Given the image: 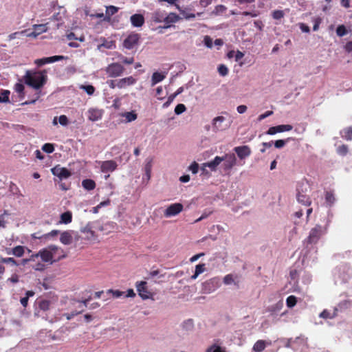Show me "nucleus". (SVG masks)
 Listing matches in <instances>:
<instances>
[{
    "instance_id": "cd10ccee",
    "label": "nucleus",
    "mask_w": 352,
    "mask_h": 352,
    "mask_svg": "<svg viewBox=\"0 0 352 352\" xmlns=\"http://www.w3.org/2000/svg\"><path fill=\"white\" fill-rule=\"evenodd\" d=\"M25 248L21 245H17L12 249V254L17 257H21L24 254ZM8 254H10L11 252H8Z\"/></svg>"
},
{
    "instance_id": "0eeeda50",
    "label": "nucleus",
    "mask_w": 352,
    "mask_h": 352,
    "mask_svg": "<svg viewBox=\"0 0 352 352\" xmlns=\"http://www.w3.org/2000/svg\"><path fill=\"white\" fill-rule=\"evenodd\" d=\"M184 206L180 203L170 204L164 212V217L168 218L179 214L183 210Z\"/></svg>"
},
{
    "instance_id": "a19ab883",
    "label": "nucleus",
    "mask_w": 352,
    "mask_h": 352,
    "mask_svg": "<svg viewBox=\"0 0 352 352\" xmlns=\"http://www.w3.org/2000/svg\"><path fill=\"white\" fill-rule=\"evenodd\" d=\"M42 150L47 153H52L54 151V146L51 143H45L43 145Z\"/></svg>"
},
{
    "instance_id": "aec40b11",
    "label": "nucleus",
    "mask_w": 352,
    "mask_h": 352,
    "mask_svg": "<svg viewBox=\"0 0 352 352\" xmlns=\"http://www.w3.org/2000/svg\"><path fill=\"white\" fill-rule=\"evenodd\" d=\"M223 161L221 157L216 156L214 159L210 162L204 163V165L206 167L210 168L212 170H216L217 167Z\"/></svg>"
},
{
    "instance_id": "a878e982",
    "label": "nucleus",
    "mask_w": 352,
    "mask_h": 352,
    "mask_svg": "<svg viewBox=\"0 0 352 352\" xmlns=\"http://www.w3.org/2000/svg\"><path fill=\"white\" fill-rule=\"evenodd\" d=\"M72 221V214L70 211H67L61 214L60 223L68 224Z\"/></svg>"
},
{
    "instance_id": "dca6fc26",
    "label": "nucleus",
    "mask_w": 352,
    "mask_h": 352,
    "mask_svg": "<svg viewBox=\"0 0 352 352\" xmlns=\"http://www.w3.org/2000/svg\"><path fill=\"white\" fill-rule=\"evenodd\" d=\"M117 168V164L113 160H107L102 162L101 170L103 173L113 172Z\"/></svg>"
},
{
    "instance_id": "de8ad7c7",
    "label": "nucleus",
    "mask_w": 352,
    "mask_h": 352,
    "mask_svg": "<svg viewBox=\"0 0 352 352\" xmlns=\"http://www.w3.org/2000/svg\"><path fill=\"white\" fill-rule=\"evenodd\" d=\"M34 30L38 32V34L45 32L47 31L46 25L45 24H39L35 25Z\"/></svg>"
},
{
    "instance_id": "4be33fe9",
    "label": "nucleus",
    "mask_w": 352,
    "mask_h": 352,
    "mask_svg": "<svg viewBox=\"0 0 352 352\" xmlns=\"http://www.w3.org/2000/svg\"><path fill=\"white\" fill-rule=\"evenodd\" d=\"M118 11V8L114 6H109L107 7L105 16L104 18V21H110L111 16L115 14Z\"/></svg>"
},
{
    "instance_id": "c85d7f7f",
    "label": "nucleus",
    "mask_w": 352,
    "mask_h": 352,
    "mask_svg": "<svg viewBox=\"0 0 352 352\" xmlns=\"http://www.w3.org/2000/svg\"><path fill=\"white\" fill-rule=\"evenodd\" d=\"M151 19L155 23L164 21V14L161 11H156L152 14Z\"/></svg>"
},
{
    "instance_id": "c9c22d12",
    "label": "nucleus",
    "mask_w": 352,
    "mask_h": 352,
    "mask_svg": "<svg viewBox=\"0 0 352 352\" xmlns=\"http://www.w3.org/2000/svg\"><path fill=\"white\" fill-rule=\"evenodd\" d=\"M336 151L338 155L345 156L349 152L348 146L346 144H342L337 148Z\"/></svg>"
},
{
    "instance_id": "a211bd4d",
    "label": "nucleus",
    "mask_w": 352,
    "mask_h": 352,
    "mask_svg": "<svg viewBox=\"0 0 352 352\" xmlns=\"http://www.w3.org/2000/svg\"><path fill=\"white\" fill-rule=\"evenodd\" d=\"M225 120L223 116H217L213 119L212 128L214 132L223 131L225 129L222 125Z\"/></svg>"
},
{
    "instance_id": "864d4df0",
    "label": "nucleus",
    "mask_w": 352,
    "mask_h": 352,
    "mask_svg": "<svg viewBox=\"0 0 352 352\" xmlns=\"http://www.w3.org/2000/svg\"><path fill=\"white\" fill-rule=\"evenodd\" d=\"M152 168V160H150L145 165V171L148 178H150Z\"/></svg>"
},
{
    "instance_id": "6e6552de",
    "label": "nucleus",
    "mask_w": 352,
    "mask_h": 352,
    "mask_svg": "<svg viewBox=\"0 0 352 352\" xmlns=\"http://www.w3.org/2000/svg\"><path fill=\"white\" fill-rule=\"evenodd\" d=\"M52 173L59 178L60 180L67 179L72 175L69 170L57 165L51 169Z\"/></svg>"
},
{
    "instance_id": "5701e85b",
    "label": "nucleus",
    "mask_w": 352,
    "mask_h": 352,
    "mask_svg": "<svg viewBox=\"0 0 352 352\" xmlns=\"http://www.w3.org/2000/svg\"><path fill=\"white\" fill-rule=\"evenodd\" d=\"M166 78V74L160 72H154L151 77V85L154 86L157 83L162 81Z\"/></svg>"
},
{
    "instance_id": "e2e57ef3",
    "label": "nucleus",
    "mask_w": 352,
    "mask_h": 352,
    "mask_svg": "<svg viewBox=\"0 0 352 352\" xmlns=\"http://www.w3.org/2000/svg\"><path fill=\"white\" fill-rule=\"evenodd\" d=\"M204 44L208 47H212V38L209 36H206L204 37Z\"/></svg>"
},
{
    "instance_id": "9d476101",
    "label": "nucleus",
    "mask_w": 352,
    "mask_h": 352,
    "mask_svg": "<svg viewBox=\"0 0 352 352\" xmlns=\"http://www.w3.org/2000/svg\"><path fill=\"white\" fill-rule=\"evenodd\" d=\"M221 158L224 162L223 164L224 170H230L236 165V158L234 153H226Z\"/></svg>"
},
{
    "instance_id": "4468645a",
    "label": "nucleus",
    "mask_w": 352,
    "mask_h": 352,
    "mask_svg": "<svg viewBox=\"0 0 352 352\" xmlns=\"http://www.w3.org/2000/svg\"><path fill=\"white\" fill-rule=\"evenodd\" d=\"M234 151L241 160L245 159L251 154V149L248 146H236Z\"/></svg>"
},
{
    "instance_id": "37998d69",
    "label": "nucleus",
    "mask_w": 352,
    "mask_h": 352,
    "mask_svg": "<svg viewBox=\"0 0 352 352\" xmlns=\"http://www.w3.org/2000/svg\"><path fill=\"white\" fill-rule=\"evenodd\" d=\"M347 33L346 29L344 25H339L336 29V34L339 36H343Z\"/></svg>"
},
{
    "instance_id": "13d9d810",
    "label": "nucleus",
    "mask_w": 352,
    "mask_h": 352,
    "mask_svg": "<svg viewBox=\"0 0 352 352\" xmlns=\"http://www.w3.org/2000/svg\"><path fill=\"white\" fill-rule=\"evenodd\" d=\"M286 142H287L286 140H278L275 141L274 146L277 148H283L285 145Z\"/></svg>"
},
{
    "instance_id": "1a4fd4ad",
    "label": "nucleus",
    "mask_w": 352,
    "mask_h": 352,
    "mask_svg": "<svg viewBox=\"0 0 352 352\" xmlns=\"http://www.w3.org/2000/svg\"><path fill=\"white\" fill-rule=\"evenodd\" d=\"M67 57L64 56L56 55L50 57H45L42 58H38L34 60V64L38 67H41L44 65L52 63L56 61L66 59Z\"/></svg>"
},
{
    "instance_id": "c03bdc74",
    "label": "nucleus",
    "mask_w": 352,
    "mask_h": 352,
    "mask_svg": "<svg viewBox=\"0 0 352 352\" xmlns=\"http://www.w3.org/2000/svg\"><path fill=\"white\" fill-rule=\"evenodd\" d=\"M186 110V107L184 104H178L175 108V113L177 115L182 114Z\"/></svg>"
},
{
    "instance_id": "0e129e2a",
    "label": "nucleus",
    "mask_w": 352,
    "mask_h": 352,
    "mask_svg": "<svg viewBox=\"0 0 352 352\" xmlns=\"http://www.w3.org/2000/svg\"><path fill=\"white\" fill-rule=\"evenodd\" d=\"M109 292L112 293L113 294V296L116 298H119L120 296H122V294H124L122 292H120L119 290H112V289H109Z\"/></svg>"
},
{
    "instance_id": "69168bd1",
    "label": "nucleus",
    "mask_w": 352,
    "mask_h": 352,
    "mask_svg": "<svg viewBox=\"0 0 352 352\" xmlns=\"http://www.w3.org/2000/svg\"><path fill=\"white\" fill-rule=\"evenodd\" d=\"M320 317L323 318H331V314L329 311H328L327 310H324L320 314Z\"/></svg>"
},
{
    "instance_id": "6ab92c4d",
    "label": "nucleus",
    "mask_w": 352,
    "mask_h": 352,
    "mask_svg": "<svg viewBox=\"0 0 352 352\" xmlns=\"http://www.w3.org/2000/svg\"><path fill=\"white\" fill-rule=\"evenodd\" d=\"M72 231L67 230L60 234V241L64 245H69L72 243Z\"/></svg>"
},
{
    "instance_id": "6e6d98bb",
    "label": "nucleus",
    "mask_w": 352,
    "mask_h": 352,
    "mask_svg": "<svg viewBox=\"0 0 352 352\" xmlns=\"http://www.w3.org/2000/svg\"><path fill=\"white\" fill-rule=\"evenodd\" d=\"M189 169L193 174H196L199 170V164L196 162H194L189 166Z\"/></svg>"
},
{
    "instance_id": "ea45409f",
    "label": "nucleus",
    "mask_w": 352,
    "mask_h": 352,
    "mask_svg": "<svg viewBox=\"0 0 352 352\" xmlns=\"http://www.w3.org/2000/svg\"><path fill=\"white\" fill-rule=\"evenodd\" d=\"M81 232L83 233H87L88 234V236H87L88 239H90L94 237V236H95V232L93 231L89 226H87L84 227L83 228H82Z\"/></svg>"
},
{
    "instance_id": "ddd939ff",
    "label": "nucleus",
    "mask_w": 352,
    "mask_h": 352,
    "mask_svg": "<svg viewBox=\"0 0 352 352\" xmlns=\"http://www.w3.org/2000/svg\"><path fill=\"white\" fill-rule=\"evenodd\" d=\"M87 118L92 122L100 120L103 115V111L97 108H91L87 111Z\"/></svg>"
},
{
    "instance_id": "4c0bfd02",
    "label": "nucleus",
    "mask_w": 352,
    "mask_h": 352,
    "mask_svg": "<svg viewBox=\"0 0 352 352\" xmlns=\"http://www.w3.org/2000/svg\"><path fill=\"white\" fill-rule=\"evenodd\" d=\"M285 16L284 11L280 10H276L272 12V16L275 20H280Z\"/></svg>"
},
{
    "instance_id": "423d86ee",
    "label": "nucleus",
    "mask_w": 352,
    "mask_h": 352,
    "mask_svg": "<svg viewBox=\"0 0 352 352\" xmlns=\"http://www.w3.org/2000/svg\"><path fill=\"white\" fill-rule=\"evenodd\" d=\"M135 287L139 296L143 300L152 298L153 294L148 291L147 287V283L146 281H138L135 283Z\"/></svg>"
},
{
    "instance_id": "09e8293b",
    "label": "nucleus",
    "mask_w": 352,
    "mask_h": 352,
    "mask_svg": "<svg viewBox=\"0 0 352 352\" xmlns=\"http://www.w3.org/2000/svg\"><path fill=\"white\" fill-rule=\"evenodd\" d=\"M32 268L36 271H43L45 269V265L43 262H37L35 265H32Z\"/></svg>"
},
{
    "instance_id": "2eb2a0df",
    "label": "nucleus",
    "mask_w": 352,
    "mask_h": 352,
    "mask_svg": "<svg viewBox=\"0 0 352 352\" xmlns=\"http://www.w3.org/2000/svg\"><path fill=\"white\" fill-rule=\"evenodd\" d=\"M135 82L136 80L133 76H129L117 80L116 85L118 88L123 89L127 86L132 85Z\"/></svg>"
},
{
    "instance_id": "c756f323",
    "label": "nucleus",
    "mask_w": 352,
    "mask_h": 352,
    "mask_svg": "<svg viewBox=\"0 0 352 352\" xmlns=\"http://www.w3.org/2000/svg\"><path fill=\"white\" fill-rule=\"evenodd\" d=\"M265 341L259 340L253 346V350L256 352H262L265 348Z\"/></svg>"
},
{
    "instance_id": "f8f14e48",
    "label": "nucleus",
    "mask_w": 352,
    "mask_h": 352,
    "mask_svg": "<svg viewBox=\"0 0 352 352\" xmlns=\"http://www.w3.org/2000/svg\"><path fill=\"white\" fill-rule=\"evenodd\" d=\"M293 126L290 124H280L275 126H271L269 128L266 133L267 135H274L277 133H282L284 131H289L292 130Z\"/></svg>"
},
{
    "instance_id": "3c124183",
    "label": "nucleus",
    "mask_w": 352,
    "mask_h": 352,
    "mask_svg": "<svg viewBox=\"0 0 352 352\" xmlns=\"http://www.w3.org/2000/svg\"><path fill=\"white\" fill-rule=\"evenodd\" d=\"M234 283L233 275L231 274H227L223 278V283L226 285H230Z\"/></svg>"
},
{
    "instance_id": "f03ea898",
    "label": "nucleus",
    "mask_w": 352,
    "mask_h": 352,
    "mask_svg": "<svg viewBox=\"0 0 352 352\" xmlns=\"http://www.w3.org/2000/svg\"><path fill=\"white\" fill-rule=\"evenodd\" d=\"M42 262L52 264L66 257L64 250L55 245H50L38 252Z\"/></svg>"
},
{
    "instance_id": "680f3d73",
    "label": "nucleus",
    "mask_w": 352,
    "mask_h": 352,
    "mask_svg": "<svg viewBox=\"0 0 352 352\" xmlns=\"http://www.w3.org/2000/svg\"><path fill=\"white\" fill-rule=\"evenodd\" d=\"M84 89L89 95H92L95 91V88L92 85H86L84 87Z\"/></svg>"
},
{
    "instance_id": "72a5a7b5",
    "label": "nucleus",
    "mask_w": 352,
    "mask_h": 352,
    "mask_svg": "<svg viewBox=\"0 0 352 352\" xmlns=\"http://www.w3.org/2000/svg\"><path fill=\"white\" fill-rule=\"evenodd\" d=\"M325 201L329 206H331L334 204L336 198L332 191H326L325 192Z\"/></svg>"
},
{
    "instance_id": "412c9836",
    "label": "nucleus",
    "mask_w": 352,
    "mask_h": 352,
    "mask_svg": "<svg viewBox=\"0 0 352 352\" xmlns=\"http://www.w3.org/2000/svg\"><path fill=\"white\" fill-rule=\"evenodd\" d=\"M179 16L177 14H176L175 13H170L167 16H165L164 15V21L166 24V25H165L164 28H168L169 27H170V25L171 23H175L177 22L178 20H179Z\"/></svg>"
},
{
    "instance_id": "9b49d317",
    "label": "nucleus",
    "mask_w": 352,
    "mask_h": 352,
    "mask_svg": "<svg viewBox=\"0 0 352 352\" xmlns=\"http://www.w3.org/2000/svg\"><path fill=\"white\" fill-rule=\"evenodd\" d=\"M325 232V229L320 226L312 228L309 233V243H316Z\"/></svg>"
},
{
    "instance_id": "b1692460",
    "label": "nucleus",
    "mask_w": 352,
    "mask_h": 352,
    "mask_svg": "<svg viewBox=\"0 0 352 352\" xmlns=\"http://www.w3.org/2000/svg\"><path fill=\"white\" fill-rule=\"evenodd\" d=\"M340 135L343 139L347 141L352 140V127L344 128L340 131Z\"/></svg>"
},
{
    "instance_id": "bf43d9fd",
    "label": "nucleus",
    "mask_w": 352,
    "mask_h": 352,
    "mask_svg": "<svg viewBox=\"0 0 352 352\" xmlns=\"http://www.w3.org/2000/svg\"><path fill=\"white\" fill-rule=\"evenodd\" d=\"M272 114H273V111H267L264 113L261 114L258 116V121H261V120H264L265 118L272 116Z\"/></svg>"
},
{
    "instance_id": "20e7f679",
    "label": "nucleus",
    "mask_w": 352,
    "mask_h": 352,
    "mask_svg": "<svg viewBox=\"0 0 352 352\" xmlns=\"http://www.w3.org/2000/svg\"><path fill=\"white\" fill-rule=\"evenodd\" d=\"M124 71V67L118 63H113L105 68L107 74L111 78L120 76L123 74Z\"/></svg>"
},
{
    "instance_id": "774afa93",
    "label": "nucleus",
    "mask_w": 352,
    "mask_h": 352,
    "mask_svg": "<svg viewBox=\"0 0 352 352\" xmlns=\"http://www.w3.org/2000/svg\"><path fill=\"white\" fill-rule=\"evenodd\" d=\"M345 50L347 52H352V41H349L345 45Z\"/></svg>"
},
{
    "instance_id": "e433bc0d",
    "label": "nucleus",
    "mask_w": 352,
    "mask_h": 352,
    "mask_svg": "<svg viewBox=\"0 0 352 352\" xmlns=\"http://www.w3.org/2000/svg\"><path fill=\"white\" fill-rule=\"evenodd\" d=\"M297 302V298L294 296H289L286 299V305L289 308L294 307Z\"/></svg>"
},
{
    "instance_id": "f704fd0d",
    "label": "nucleus",
    "mask_w": 352,
    "mask_h": 352,
    "mask_svg": "<svg viewBox=\"0 0 352 352\" xmlns=\"http://www.w3.org/2000/svg\"><path fill=\"white\" fill-rule=\"evenodd\" d=\"M25 87L22 82H17L14 85V91L19 94V96L23 98L25 96L24 93Z\"/></svg>"
},
{
    "instance_id": "bb28decb",
    "label": "nucleus",
    "mask_w": 352,
    "mask_h": 352,
    "mask_svg": "<svg viewBox=\"0 0 352 352\" xmlns=\"http://www.w3.org/2000/svg\"><path fill=\"white\" fill-rule=\"evenodd\" d=\"M38 305L41 310L45 311L49 310L51 305V301L46 299H41L38 302Z\"/></svg>"
},
{
    "instance_id": "7c9ffc66",
    "label": "nucleus",
    "mask_w": 352,
    "mask_h": 352,
    "mask_svg": "<svg viewBox=\"0 0 352 352\" xmlns=\"http://www.w3.org/2000/svg\"><path fill=\"white\" fill-rule=\"evenodd\" d=\"M283 307V300H279L277 303L268 307V311L272 314L280 311Z\"/></svg>"
},
{
    "instance_id": "2f4dec72",
    "label": "nucleus",
    "mask_w": 352,
    "mask_h": 352,
    "mask_svg": "<svg viewBox=\"0 0 352 352\" xmlns=\"http://www.w3.org/2000/svg\"><path fill=\"white\" fill-rule=\"evenodd\" d=\"M205 270L206 267L204 263L197 265L195 267V274L191 276V278L196 279L200 274L203 273L205 271Z\"/></svg>"
},
{
    "instance_id": "f257e3e1",
    "label": "nucleus",
    "mask_w": 352,
    "mask_h": 352,
    "mask_svg": "<svg viewBox=\"0 0 352 352\" xmlns=\"http://www.w3.org/2000/svg\"><path fill=\"white\" fill-rule=\"evenodd\" d=\"M23 80L27 85L34 89H40L47 82V76L45 69L41 71L27 70L23 76Z\"/></svg>"
},
{
    "instance_id": "4d7b16f0",
    "label": "nucleus",
    "mask_w": 352,
    "mask_h": 352,
    "mask_svg": "<svg viewBox=\"0 0 352 352\" xmlns=\"http://www.w3.org/2000/svg\"><path fill=\"white\" fill-rule=\"evenodd\" d=\"M120 60L123 63L127 64V65L132 64L134 62V58L133 57L127 58V57L121 56Z\"/></svg>"
},
{
    "instance_id": "8fccbe9b",
    "label": "nucleus",
    "mask_w": 352,
    "mask_h": 352,
    "mask_svg": "<svg viewBox=\"0 0 352 352\" xmlns=\"http://www.w3.org/2000/svg\"><path fill=\"white\" fill-rule=\"evenodd\" d=\"M176 97L172 94L168 97L167 101L162 104V108L166 109L170 106Z\"/></svg>"
},
{
    "instance_id": "f3484780",
    "label": "nucleus",
    "mask_w": 352,
    "mask_h": 352,
    "mask_svg": "<svg viewBox=\"0 0 352 352\" xmlns=\"http://www.w3.org/2000/svg\"><path fill=\"white\" fill-rule=\"evenodd\" d=\"M130 20L132 25L136 28L142 27L144 23V17L141 14H133Z\"/></svg>"
},
{
    "instance_id": "338daca9",
    "label": "nucleus",
    "mask_w": 352,
    "mask_h": 352,
    "mask_svg": "<svg viewBox=\"0 0 352 352\" xmlns=\"http://www.w3.org/2000/svg\"><path fill=\"white\" fill-rule=\"evenodd\" d=\"M254 26L261 30L263 28V23L261 21L257 20L254 22Z\"/></svg>"
},
{
    "instance_id": "39448f33",
    "label": "nucleus",
    "mask_w": 352,
    "mask_h": 352,
    "mask_svg": "<svg viewBox=\"0 0 352 352\" xmlns=\"http://www.w3.org/2000/svg\"><path fill=\"white\" fill-rule=\"evenodd\" d=\"M140 34L131 33L123 41V46L128 50H132L137 47L140 43Z\"/></svg>"
},
{
    "instance_id": "49530a36",
    "label": "nucleus",
    "mask_w": 352,
    "mask_h": 352,
    "mask_svg": "<svg viewBox=\"0 0 352 352\" xmlns=\"http://www.w3.org/2000/svg\"><path fill=\"white\" fill-rule=\"evenodd\" d=\"M124 117L128 122H132L137 119V114L134 112H127L125 113Z\"/></svg>"
},
{
    "instance_id": "052dcab7",
    "label": "nucleus",
    "mask_w": 352,
    "mask_h": 352,
    "mask_svg": "<svg viewBox=\"0 0 352 352\" xmlns=\"http://www.w3.org/2000/svg\"><path fill=\"white\" fill-rule=\"evenodd\" d=\"M59 230H53L51 232L43 234V236L45 239L49 238L50 236H57L59 234Z\"/></svg>"
},
{
    "instance_id": "473e14b6",
    "label": "nucleus",
    "mask_w": 352,
    "mask_h": 352,
    "mask_svg": "<svg viewBox=\"0 0 352 352\" xmlns=\"http://www.w3.org/2000/svg\"><path fill=\"white\" fill-rule=\"evenodd\" d=\"M34 295V292L32 290L27 291L25 293V296L21 298L20 302L23 307H26L28 304L29 298L33 296Z\"/></svg>"
},
{
    "instance_id": "58836bf2",
    "label": "nucleus",
    "mask_w": 352,
    "mask_h": 352,
    "mask_svg": "<svg viewBox=\"0 0 352 352\" xmlns=\"http://www.w3.org/2000/svg\"><path fill=\"white\" fill-rule=\"evenodd\" d=\"M10 91L3 90L0 94V102H9Z\"/></svg>"
},
{
    "instance_id": "5fc2aeb1",
    "label": "nucleus",
    "mask_w": 352,
    "mask_h": 352,
    "mask_svg": "<svg viewBox=\"0 0 352 352\" xmlns=\"http://www.w3.org/2000/svg\"><path fill=\"white\" fill-rule=\"evenodd\" d=\"M58 122L63 126H67L69 123L67 117L65 115H61L58 117Z\"/></svg>"
},
{
    "instance_id": "79ce46f5",
    "label": "nucleus",
    "mask_w": 352,
    "mask_h": 352,
    "mask_svg": "<svg viewBox=\"0 0 352 352\" xmlns=\"http://www.w3.org/2000/svg\"><path fill=\"white\" fill-rule=\"evenodd\" d=\"M206 352H226L224 349H223L220 346L217 344H212L210 347H209Z\"/></svg>"
},
{
    "instance_id": "393cba45",
    "label": "nucleus",
    "mask_w": 352,
    "mask_h": 352,
    "mask_svg": "<svg viewBox=\"0 0 352 352\" xmlns=\"http://www.w3.org/2000/svg\"><path fill=\"white\" fill-rule=\"evenodd\" d=\"M82 187L87 190H92L96 188V182L91 179H86L82 182Z\"/></svg>"
},
{
    "instance_id": "a18cd8bd",
    "label": "nucleus",
    "mask_w": 352,
    "mask_h": 352,
    "mask_svg": "<svg viewBox=\"0 0 352 352\" xmlns=\"http://www.w3.org/2000/svg\"><path fill=\"white\" fill-rule=\"evenodd\" d=\"M218 72L222 76H225L228 74V69L225 65H220L218 67Z\"/></svg>"
},
{
    "instance_id": "603ef678",
    "label": "nucleus",
    "mask_w": 352,
    "mask_h": 352,
    "mask_svg": "<svg viewBox=\"0 0 352 352\" xmlns=\"http://www.w3.org/2000/svg\"><path fill=\"white\" fill-rule=\"evenodd\" d=\"M1 262L3 263H10L12 265H17V262L16 260L12 257H8V258H2Z\"/></svg>"
},
{
    "instance_id": "7ed1b4c3",
    "label": "nucleus",
    "mask_w": 352,
    "mask_h": 352,
    "mask_svg": "<svg viewBox=\"0 0 352 352\" xmlns=\"http://www.w3.org/2000/svg\"><path fill=\"white\" fill-rule=\"evenodd\" d=\"M307 184L308 182L306 180V179H304L301 182L298 184L296 187L297 200L299 203H301L305 206H307L308 204V196L307 195Z\"/></svg>"
}]
</instances>
